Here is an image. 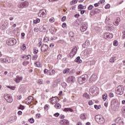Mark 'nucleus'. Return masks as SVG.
I'll return each mask as SVG.
<instances>
[{
  "label": "nucleus",
  "instance_id": "obj_1",
  "mask_svg": "<svg viewBox=\"0 0 125 125\" xmlns=\"http://www.w3.org/2000/svg\"><path fill=\"white\" fill-rule=\"evenodd\" d=\"M90 94L94 96L97 95L98 93H99V89L96 87V86H92L90 88Z\"/></svg>",
  "mask_w": 125,
  "mask_h": 125
},
{
  "label": "nucleus",
  "instance_id": "obj_2",
  "mask_svg": "<svg viewBox=\"0 0 125 125\" xmlns=\"http://www.w3.org/2000/svg\"><path fill=\"white\" fill-rule=\"evenodd\" d=\"M95 120L97 123H98V124H100V125L105 123V119H104V118L101 115H96L95 116Z\"/></svg>",
  "mask_w": 125,
  "mask_h": 125
},
{
  "label": "nucleus",
  "instance_id": "obj_3",
  "mask_svg": "<svg viewBox=\"0 0 125 125\" xmlns=\"http://www.w3.org/2000/svg\"><path fill=\"white\" fill-rule=\"evenodd\" d=\"M115 92L116 94L122 95L124 94V87H123V86H118L115 89Z\"/></svg>",
  "mask_w": 125,
  "mask_h": 125
},
{
  "label": "nucleus",
  "instance_id": "obj_4",
  "mask_svg": "<svg viewBox=\"0 0 125 125\" xmlns=\"http://www.w3.org/2000/svg\"><path fill=\"white\" fill-rule=\"evenodd\" d=\"M46 15V11L45 9H42L40 10L39 12L38 13V16L39 17H41L42 18H45V16Z\"/></svg>",
  "mask_w": 125,
  "mask_h": 125
},
{
  "label": "nucleus",
  "instance_id": "obj_5",
  "mask_svg": "<svg viewBox=\"0 0 125 125\" xmlns=\"http://www.w3.org/2000/svg\"><path fill=\"white\" fill-rule=\"evenodd\" d=\"M87 81V80L85 78V76H82L79 77L78 79V82L80 83V84H83L84 83H85Z\"/></svg>",
  "mask_w": 125,
  "mask_h": 125
},
{
  "label": "nucleus",
  "instance_id": "obj_6",
  "mask_svg": "<svg viewBox=\"0 0 125 125\" xmlns=\"http://www.w3.org/2000/svg\"><path fill=\"white\" fill-rule=\"evenodd\" d=\"M78 48L75 47L72 49L71 51L69 53V56L70 57H73L76 55V54L77 53V52L78 51Z\"/></svg>",
  "mask_w": 125,
  "mask_h": 125
},
{
  "label": "nucleus",
  "instance_id": "obj_7",
  "mask_svg": "<svg viewBox=\"0 0 125 125\" xmlns=\"http://www.w3.org/2000/svg\"><path fill=\"white\" fill-rule=\"evenodd\" d=\"M98 78V77H97V75H96L95 74H94L90 77L89 79V82L90 83H94V82L97 81Z\"/></svg>",
  "mask_w": 125,
  "mask_h": 125
},
{
  "label": "nucleus",
  "instance_id": "obj_8",
  "mask_svg": "<svg viewBox=\"0 0 125 125\" xmlns=\"http://www.w3.org/2000/svg\"><path fill=\"white\" fill-rule=\"evenodd\" d=\"M4 99L6 100L7 102H8V103H11L12 101H13V99H12V97L10 96L9 95H6L4 96Z\"/></svg>",
  "mask_w": 125,
  "mask_h": 125
},
{
  "label": "nucleus",
  "instance_id": "obj_9",
  "mask_svg": "<svg viewBox=\"0 0 125 125\" xmlns=\"http://www.w3.org/2000/svg\"><path fill=\"white\" fill-rule=\"evenodd\" d=\"M16 42H17L16 41L15 39L10 38L9 40V43L8 44V45H10L11 46H12V45H14V44H16Z\"/></svg>",
  "mask_w": 125,
  "mask_h": 125
},
{
  "label": "nucleus",
  "instance_id": "obj_10",
  "mask_svg": "<svg viewBox=\"0 0 125 125\" xmlns=\"http://www.w3.org/2000/svg\"><path fill=\"white\" fill-rule=\"evenodd\" d=\"M104 38L106 40H107V39H112V38H113V35L109 32H106L104 34Z\"/></svg>",
  "mask_w": 125,
  "mask_h": 125
},
{
  "label": "nucleus",
  "instance_id": "obj_11",
  "mask_svg": "<svg viewBox=\"0 0 125 125\" xmlns=\"http://www.w3.org/2000/svg\"><path fill=\"white\" fill-rule=\"evenodd\" d=\"M76 82V78L73 76H69L67 79V83H74Z\"/></svg>",
  "mask_w": 125,
  "mask_h": 125
},
{
  "label": "nucleus",
  "instance_id": "obj_12",
  "mask_svg": "<svg viewBox=\"0 0 125 125\" xmlns=\"http://www.w3.org/2000/svg\"><path fill=\"white\" fill-rule=\"evenodd\" d=\"M60 124L61 125H69V121L66 119H63L62 120H61L60 122Z\"/></svg>",
  "mask_w": 125,
  "mask_h": 125
},
{
  "label": "nucleus",
  "instance_id": "obj_13",
  "mask_svg": "<svg viewBox=\"0 0 125 125\" xmlns=\"http://www.w3.org/2000/svg\"><path fill=\"white\" fill-rule=\"evenodd\" d=\"M48 49V46L46 44L42 45L41 47V50L42 52H45V51H47Z\"/></svg>",
  "mask_w": 125,
  "mask_h": 125
},
{
  "label": "nucleus",
  "instance_id": "obj_14",
  "mask_svg": "<svg viewBox=\"0 0 125 125\" xmlns=\"http://www.w3.org/2000/svg\"><path fill=\"white\" fill-rule=\"evenodd\" d=\"M22 80H23V77L17 76L16 78H15V82H16V83H20V82H21Z\"/></svg>",
  "mask_w": 125,
  "mask_h": 125
},
{
  "label": "nucleus",
  "instance_id": "obj_15",
  "mask_svg": "<svg viewBox=\"0 0 125 125\" xmlns=\"http://www.w3.org/2000/svg\"><path fill=\"white\" fill-rule=\"evenodd\" d=\"M98 13H100V10L99 9H94L91 12L90 14L91 16H92L95 14H98Z\"/></svg>",
  "mask_w": 125,
  "mask_h": 125
},
{
  "label": "nucleus",
  "instance_id": "obj_16",
  "mask_svg": "<svg viewBox=\"0 0 125 125\" xmlns=\"http://www.w3.org/2000/svg\"><path fill=\"white\" fill-rule=\"evenodd\" d=\"M115 123L116 124H119V125H124V122H123V120H122V119H121L120 118H117L115 120Z\"/></svg>",
  "mask_w": 125,
  "mask_h": 125
},
{
  "label": "nucleus",
  "instance_id": "obj_17",
  "mask_svg": "<svg viewBox=\"0 0 125 125\" xmlns=\"http://www.w3.org/2000/svg\"><path fill=\"white\" fill-rule=\"evenodd\" d=\"M17 120L16 116H12L9 119L10 123H14Z\"/></svg>",
  "mask_w": 125,
  "mask_h": 125
},
{
  "label": "nucleus",
  "instance_id": "obj_18",
  "mask_svg": "<svg viewBox=\"0 0 125 125\" xmlns=\"http://www.w3.org/2000/svg\"><path fill=\"white\" fill-rule=\"evenodd\" d=\"M87 29V26H86V25L83 24L81 27V32H85V31H86Z\"/></svg>",
  "mask_w": 125,
  "mask_h": 125
},
{
  "label": "nucleus",
  "instance_id": "obj_19",
  "mask_svg": "<svg viewBox=\"0 0 125 125\" xmlns=\"http://www.w3.org/2000/svg\"><path fill=\"white\" fill-rule=\"evenodd\" d=\"M75 62L76 63H78V64H80V63H82L83 61L82 60H81V57H77L76 59L75 60Z\"/></svg>",
  "mask_w": 125,
  "mask_h": 125
},
{
  "label": "nucleus",
  "instance_id": "obj_20",
  "mask_svg": "<svg viewBox=\"0 0 125 125\" xmlns=\"http://www.w3.org/2000/svg\"><path fill=\"white\" fill-rule=\"evenodd\" d=\"M49 74L50 76H53V75H55V70L50 69L49 70Z\"/></svg>",
  "mask_w": 125,
  "mask_h": 125
},
{
  "label": "nucleus",
  "instance_id": "obj_21",
  "mask_svg": "<svg viewBox=\"0 0 125 125\" xmlns=\"http://www.w3.org/2000/svg\"><path fill=\"white\" fill-rule=\"evenodd\" d=\"M111 105H114V106H117L118 105V100L116 99H113L111 101Z\"/></svg>",
  "mask_w": 125,
  "mask_h": 125
},
{
  "label": "nucleus",
  "instance_id": "obj_22",
  "mask_svg": "<svg viewBox=\"0 0 125 125\" xmlns=\"http://www.w3.org/2000/svg\"><path fill=\"white\" fill-rule=\"evenodd\" d=\"M83 97H85L86 99H90V96L87 93H85L83 95Z\"/></svg>",
  "mask_w": 125,
  "mask_h": 125
},
{
  "label": "nucleus",
  "instance_id": "obj_23",
  "mask_svg": "<svg viewBox=\"0 0 125 125\" xmlns=\"http://www.w3.org/2000/svg\"><path fill=\"white\" fill-rule=\"evenodd\" d=\"M120 22H121V19L120 18H117L115 21V23H114V25H115V26H118Z\"/></svg>",
  "mask_w": 125,
  "mask_h": 125
},
{
  "label": "nucleus",
  "instance_id": "obj_24",
  "mask_svg": "<svg viewBox=\"0 0 125 125\" xmlns=\"http://www.w3.org/2000/svg\"><path fill=\"white\" fill-rule=\"evenodd\" d=\"M89 44V41H86V42H85L83 46H84V47H87V46H88Z\"/></svg>",
  "mask_w": 125,
  "mask_h": 125
},
{
  "label": "nucleus",
  "instance_id": "obj_25",
  "mask_svg": "<svg viewBox=\"0 0 125 125\" xmlns=\"http://www.w3.org/2000/svg\"><path fill=\"white\" fill-rule=\"evenodd\" d=\"M79 9H85L86 8V6H83L82 4H80L78 6Z\"/></svg>",
  "mask_w": 125,
  "mask_h": 125
},
{
  "label": "nucleus",
  "instance_id": "obj_26",
  "mask_svg": "<svg viewBox=\"0 0 125 125\" xmlns=\"http://www.w3.org/2000/svg\"><path fill=\"white\" fill-rule=\"evenodd\" d=\"M86 54L87 55H89L91 54V49L90 48H88L86 50Z\"/></svg>",
  "mask_w": 125,
  "mask_h": 125
},
{
  "label": "nucleus",
  "instance_id": "obj_27",
  "mask_svg": "<svg viewBox=\"0 0 125 125\" xmlns=\"http://www.w3.org/2000/svg\"><path fill=\"white\" fill-rule=\"evenodd\" d=\"M115 61H116V57H111L109 60V62H110V63H114V62H115Z\"/></svg>",
  "mask_w": 125,
  "mask_h": 125
},
{
  "label": "nucleus",
  "instance_id": "obj_28",
  "mask_svg": "<svg viewBox=\"0 0 125 125\" xmlns=\"http://www.w3.org/2000/svg\"><path fill=\"white\" fill-rule=\"evenodd\" d=\"M107 98H108V95H107V94H104L103 95V99L104 101H106Z\"/></svg>",
  "mask_w": 125,
  "mask_h": 125
},
{
  "label": "nucleus",
  "instance_id": "obj_29",
  "mask_svg": "<svg viewBox=\"0 0 125 125\" xmlns=\"http://www.w3.org/2000/svg\"><path fill=\"white\" fill-rule=\"evenodd\" d=\"M54 107L56 108V109H60L61 108V104L57 103L56 104H55Z\"/></svg>",
  "mask_w": 125,
  "mask_h": 125
},
{
  "label": "nucleus",
  "instance_id": "obj_30",
  "mask_svg": "<svg viewBox=\"0 0 125 125\" xmlns=\"http://www.w3.org/2000/svg\"><path fill=\"white\" fill-rule=\"evenodd\" d=\"M63 111H64L65 112H68V111H70V112H73L74 110H73V109L72 108H65L63 110Z\"/></svg>",
  "mask_w": 125,
  "mask_h": 125
},
{
  "label": "nucleus",
  "instance_id": "obj_31",
  "mask_svg": "<svg viewBox=\"0 0 125 125\" xmlns=\"http://www.w3.org/2000/svg\"><path fill=\"white\" fill-rule=\"evenodd\" d=\"M70 72V69L69 68H65V69L63 70V74H68Z\"/></svg>",
  "mask_w": 125,
  "mask_h": 125
},
{
  "label": "nucleus",
  "instance_id": "obj_32",
  "mask_svg": "<svg viewBox=\"0 0 125 125\" xmlns=\"http://www.w3.org/2000/svg\"><path fill=\"white\" fill-rule=\"evenodd\" d=\"M69 36L70 37V38H74V37L75 36V33H74V32H70L69 33Z\"/></svg>",
  "mask_w": 125,
  "mask_h": 125
},
{
  "label": "nucleus",
  "instance_id": "obj_33",
  "mask_svg": "<svg viewBox=\"0 0 125 125\" xmlns=\"http://www.w3.org/2000/svg\"><path fill=\"white\" fill-rule=\"evenodd\" d=\"M1 63H6V59L5 58H1L0 59V60Z\"/></svg>",
  "mask_w": 125,
  "mask_h": 125
},
{
  "label": "nucleus",
  "instance_id": "obj_34",
  "mask_svg": "<svg viewBox=\"0 0 125 125\" xmlns=\"http://www.w3.org/2000/svg\"><path fill=\"white\" fill-rule=\"evenodd\" d=\"M78 2V0H73L70 2V5H73V4H75Z\"/></svg>",
  "mask_w": 125,
  "mask_h": 125
},
{
  "label": "nucleus",
  "instance_id": "obj_35",
  "mask_svg": "<svg viewBox=\"0 0 125 125\" xmlns=\"http://www.w3.org/2000/svg\"><path fill=\"white\" fill-rule=\"evenodd\" d=\"M80 117H81V119H82V120H84L86 119V117H85V114H82L80 115Z\"/></svg>",
  "mask_w": 125,
  "mask_h": 125
},
{
  "label": "nucleus",
  "instance_id": "obj_36",
  "mask_svg": "<svg viewBox=\"0 0 125 125\" xmlns=\"http://www.w3.org/2000/svg\"><path fill=\"white\" fill-rule=\"evenodd\" d=\"M48 41H49V38L45 36L43 39V42H47Z\"/></svg>",
  "mask_w": 125,
  "mask_h": 125
},
{
  "label": "nucleus",
  "instance_id": "obj_37",
  "mask_svg": "<svg viewBox=\"0 0 125 125\" xmlns=\"http://www.w3.org/2000/svg\"><path fill=\"white\" fill-rule=\"evenodd\" d=\"M18 109H19L20 110H24V109H25V107L20 104V106L18 107Z\"/></svg>",
  "mask_w": 125,
  "mask_h": 125
},
{
  "label": "nucleus",
  "instance_id": "obj_38",
  "mask_svg": "<svg viewBox=\"0 0 125 125\" xmlns=\"http://www.w3.org/2000/svg\"><path fill=\"white\" fill-rule=\"evenodd\" d=\"M93 5H90L88 7V10H92V9H93Z\"/></svg>",
  "mask_w": 125,
  "mask_h": 125
},
{
  "label": "nucleus",
  "instance_id": "obj_39",
  "mask_svg": "<svg viewBox=\"0 0 125 125\" xmlns=\"http://www.w3.org/2000/svg\"><path fill=\"white\" fill-rule=\"evenodd\" d=\"M119 44V42L117 41H114L113 42V45L117 46Z\"/></svg>",
  "mask_w": 125,
  "mask_h": 125
},
{
  "label": "nucleus",
  "instance_id": "obj_40",
  "mask_svg": "<svg viewBox=\"0 0 125 125\" xmlns=\"http://www.w3.org/2000/svg\"><path fill=\"white\" fill-rule=\"evenodd\" d=\"M28 64H29V62H28L27 61H25L23 62V66H27Z\"/></svg>",
  "mask_w": 125,
  "mask_h": 125
},
{
  "label": "nucleus",
  "instance_id": "obj_41",
  "mask_svg": "<svg viewBox=\"0 0 125 125\" xmlns=\"http://www.w3.org/2000/svg\"><path fill=\"white\" fill-rule=\"evenodd\" d=\"M29 122L31 123V124H33L35 122V120H34L33 118H30L29 119Z\"/></svg>",
  "mask_w": 125,
  "mask_h": 125
},
{
  "label": "nucleus",
  "instance_id": "obj_42",
  "mask_svg": "<svg viewBox=\"0 0 125 125\" xmlns=\"http://www.w3.org/2000/svg\"><path fill=\"white\" fill-rule=\"evenodd\" d=\"M23 58H25V59H29V58H30V57H31V56L30 55H28L27 56H24L23 57H22Z\"/></svg>",
  "mask_w": 125,
  "mask_h": 125
},
{
  "label": "nucleus",
  "instance_id": "obj_43",
  "mask_svg": "<svg viewBox=\"0 0 125 125\" xmlns=\"http://www.w3.org/2000/svg\"><path fill=\"white\" fill-rule=\"evenodd\" d=\"M21 49L22 50H25L26 49V44H23L21 46Z\"/></svg>",
  "mask_w": 125,
  "mask_h": 125
},
{
  "label": "nucleus",
  "instance_id": "obj_44",
  "mask_svg": "<svg viewBox=\"0 0 125 125\" xmlns=\"http://www.w3.org/2000/svg\"><path fill=\"white\" fill-rule=\"evenodd\" d=\"M42 39H40V42H39V43H38V45L39 46V47H41V46H42Z\"/></svg>",
  "mask_w": 125,
  "mask_h": 125
},
{
  "label": "nucleus",
  "instance_id": "obj_45",
  "mask_svg": "<svg viewBox=\"0 0 125 125\" xmlns=\"http://www.w3.org/2000/svg\"><path fill=\"white\" fill-rule=\"evenodd\" d=\"M55 21V20H54V18H51L49 20V21L51 22V23H53V22H54Z\"/></svg>",
  "mask_w": 125,
  "mask_h": 125
},
{
  "label": "nucleus",
  "instance_id": "obj_46",
  "mask_svg": "<svg viewBox=\"0 0 125 125\" xmlns=\"http://www.w3.org/2000/svg\"><path fill=\"white\" fill-rule=\"evenodd\" d=\"M38 56L37 55H35L34 56H33V60H37L38 59Z\"/></svg>",
  "mask_w": 125,
  "mask_h": 125
},
{
  "label": "nucleus",
  "instance_id": "obj_47",
  "mask_svg": "<svg viewBox=\"0 0 125 125\" xmlns=\"http://www.w3.org/2000/svg\"><path fill=\"white\" fill-rule=\"evenodd\" d=\"M122 111L123 114H124V115H125V106H123L122 107Z\"/></svg>",
  "mask_w": 125,
  "mask_h": 125
},
{
  "label": "nucleus",
  "instance_id": "obj_48",
  "mask_svg": "<svg viewBox=\"0 0 125 125\" xmlns=\"http://www.w3.org/2000/svg\"><path fill=\"white\" fill-rule=\"evenodd\" d=\"M110 6H111L110 5V4H107L105 6V9H108V8H110Z\"/></svg>",
  "mask_w": 125,
  "mask_h": 125
},
{
  "label": "nucleus",
  "instance_id": "obj_49",
  "mask_svg": "<svg viewBox=\"0 0 125 125\" xmlns=\"http://www.w3.org/2000/svg\"><path fill=\"white\" fill-rule=\"evenodd\" d=\"M38 83H39V84H42V80H39L38 81Z\"/></svg>",
  "mask_w": 125,
  "mask_h": 125
},
{
  "label": "nucleus",
  "instance_id": "obj_50",
  "mask_svg": "<svg viewBox=\"0 0 125 125\" xmlns=\"http://www.w3.org/2000/svg\"><path fill=\"white\" fill-rule=\"evenodd\" d=\"M94 108H95L96 109V110H99V109H100V106H99L97 105H95Z\"/></svg>",
  "mask_w": 125,
  "mask_h": 125
},
{
  "label": "nucleus",
  "instance_id": "obj_51",
  "mask_svg": "<svg viewBox=\"0 0 125 125\" xmlns=\"http://www.w3.org/2000/svg\"><path fill=\"white\" fill-rule=\"evenodd\" d=\"M66 26H67V24H66V23L65 22L63 23V24H62V28H65Z\"/></svg>",
  "mask_w": 125,
  "mask_h": 125
},
{
  "label": "nucleus",
  "instance_id": "obj_52",
  "mask_svg": "<svg viewBox=\"0 0 125 125\" xmlns=\"http://www.w3.org/2000/svg\"><path fill=\"white\" fill-rule=\"evenodd\" d=\"M88 104L90 105V106H91V105L93 104V103L91 100L89 101L88 102Z\"/></svg>",
  "mask_w": 125,
  "mask_h": 125
},
{
  "label": "nucleus",
  "instance_id": "obj_53",
  "mask_svg": "<svg viewBox=\"0 0 125 125\" xmlns=\"http://www.w3.org/2000/svg\"><path fill=\"white\" fill-rule=\"evenodd\" d=\"M99 5H100V3H96L94 4V6L95 7H97V6H99Z\"/></svg>",
  "mask_w": 125,
  "mask_h": 125
},
{
  "label": "nucleus",
  "instance_id": "obj_54",
  "mask_svg": "<svg viewBox=\"0 0 125 125\" xmlns=\"http://www.w3.org/2000/svg\"><path fill=\"white\" fill-rule=\"evenodd\" d=\"M59 115H60V114H59V113H55V114H54V116L55 117H59Z\"/></svg>",
  "mask_w": 125,
  "mask_h": 125
},
{
  "label": "nucleus",
  "instance_id": "obj_55",
  "mask_svg": "<svg viewBox=\"0 0 125 125\" xmlns=\"http://www.w3.org/2000/svg\"><path fill=\"white\" fill-rule=\"evenodd\" d=\"M109 97H114V94L113 93H110L109 94Z\"/></svg>",
  "mask_w": 125,
  "mask_h": 125
},
{
  "label": "nucleus",
  "instance_id": "obj_56",
  "mask_svg": "<svg viewBox=\"0 0 125 125\" xmlns=\"http://www.w3.org/2000/svg\"><path fill=\"white\" fill-rule=\"evenodd\" d=\"M62 59V55L59 54L58 56V59Z\"/></svg>",
  "mask_w": 125,
  "mask_h": 125
},
{
  "label": "nucleus",
  "instance_id": "obj_57",
  "mask_svg": "<svg viewBox=\"0 0 125 125\" xmlns=\"http://www.w3.org/2000/svg\"><path fill=\"white\" fill-rule=\"evenodd\" d=\"M11 61H10V60H7L6 59V63H8L9 64L11 63Z\"/></svg>",
  "mask_w": 125,
  "mask_h": 125
},
{
  "label": "nucleus",
  "instance_id": "obj_58",
  "mask_svg": "<svg viewBox=\"0 0 125 125\" xmlns=\"http://www.w3.org/2000/svg\"><path fill=\"white\" fill-rule=\"evenodd\" d=\"M35 65H36L37 67H40V62H35Z\"/></svg>",
  "mask_w": 125,
  "mask_h": 125
},
{
  "label": "nucleus",
  "instance_id": "obj_59",
  "mask_svg": "<svg viewBox=\"0 0 125 125\" xmlns=\"http://www.w3.org/2000/svg\"><path fill=\"white\" fill-rule=\"evenodd\" d=\"M65 20H66V17H63L62 18V22H64L65 21Z\"/></svg>",
  "mask_w": 125,
  "mask_h": 125
},
{
  "label": "nucleus",
  "instance_id": "obj_60",
  "mask_svg": "<svg viewBox=\"0 0 125 125\" xmlns=\"http://www.w3.org/2000/svg\"><path fill=\"white\" fill-rule=\"evenodd\" d=\"M41 116V114L38 113L36 114V117L37 118V119H40V116Z\"/></svg>",
  "mask_w": 125,
  "mask_h": 125
},
{
  "label": "nucleus",
  "instance_id": "obj_61",
  "mask_svg": "<svg viewBox=\"0 0 125 125\" xmlns=\"http://www.w3.org/2000/svg\"><path fill=\"white\" fill-rule=\"evenodd\" d=\"M48 72H49V70H47V69H45L44 70V74H47V73H48Z\"/></svg>",
  "mask_w": 125,
  "mask_h": 125
},
{
  "label": "nucleus",
  "instance_id": "obj_62",
  "mask_svg": "<svg viewBox=\"0 0 125 125\" xmlns=\"http://www.w3.org/2000/svg\"><path fill=\"white\" fill-rule=\"evenodd\" d=\"M38 52H39V50L37 49H34V54H37V53H38Z\"/></svg>",
  "mask_w": 125,
  "mask_h": 125
},
{
  "label": "nucleus",
  "instance_id": "obj_63",
  "mask_svg": "<svg viewBox=\"0 0 125 125\" xmlns=\"http://www.w3.org/2000/svg\"><path fill=\"white\" fill-rule=\"evenodd\" d=\"M104 106L105 107H108V102H105V103L104 104Z\"/></svg>",
  "mask_w": 125,
  "mask_h": 125
},
{
  "label": "nucleus",
  "instance_id": "obj_64",
  "mask_svg": "<svg viewBox=\"0 0 125 125\" xmlns=\"http://www.w3.org/2000/svg\"><path fill=\"white\" fill-rule=\"evenodd\" d=\"M28 100H33V97L30 96L27 98Z\"/></svg>",
  "mask_w": 125,
  "mask_h": 125
}]
</instances>
